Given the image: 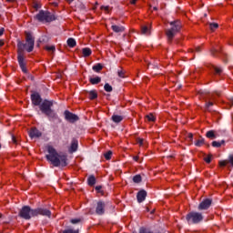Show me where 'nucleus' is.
<instances>
[{"label":"nucleus","mask_w":233,"mask_h":233,"mask_svg":"<svg viewBox=\"0 0 233 233\" xmlns=\"http://www.w3.org/2000/svg\"><path fill=\"white\" fill-rule=\"evenodd\" d=\"M104 89L106 90V92H112V86H110L109 84H106L104 86Z\"/></svg>","instance_id":"nucleus-31"},{"label":"nucleus","mask_w":233,"mask_h":233,"mask_svg":"<svg viewBox=\"0 0 233 233\" xmlns=\"http://www.w3.org/2000/svg\"><path fill=\"white\" fill-rule=\"evenodd\" d=\"M3 45H5V42H3V40H0V46H3Z\"/></svg>","instance_id":"nucleus-50"},{"label":"nucleus","mask_w":233,"mask_h":233,"mask_svg":"<svg viewBox=\"0 0 233 233\" xmlns=\"http://www.w3.org/2000/svg\"><path fill=\"white\" fill-rule=\"evenodd\" d=\"M199 47H196V52H199Z\"/></svg>","instance_id":"nucleus-53"},{"label":"nucleus","mask_w":233,"mask_h":233,"mask_svg":"<svg viewBox=\"0 0 233 233\" xmlns=\"http://www.w3.org/2000/svg\"><path fill=\"white\" fill-rule=\"evenodd\" d=\"M65 117L69 123H76L79 120V117L76 115H74L70 111H65Z\"/></svg>","instance_id":"nucleus-9"},{"label":"nucleus","mask_w":233,"mask_h":233,"mask_svg":"<svg viewBox=\"0 0 233 233\" xmlns=\"http://www.w3.org/2000/svg\"><path fill=\"white\" fill-rule=\"evenodd\" d=\"M46 50H47V52H54L56 50V46H46Z\"/></svg>","instance_id":"nucleus-33"},{"label":"nucleus","mask_w":233,"mask_h":233,"mask_svg":"<svg viewBox=\"0 0 233 233\" xmlns=\"http://www.w3.org/2000/svg\"><path fill=\"white\" fill-rule=\"evenodd\" d=\"M109 8L110 7L108 5H102L101 6V10H105L106 12H108Z\"/></svg>","instance_id":"nucleus-42"},{"label":"nucleus","mask_w":233,"mask_h":233,"mask_svg":"<svg viewBox=\"0 0 233 233\" xmlns=\"http://www.w3.org/2000/svg\"><path fill=\"white\" fill-rule=\"evenodd\" d=\"M187 137H189V139H192V137H194V136L192 135V133H189V134L187 135Z\"/></svg>","instance_id":"nucleus-49"},{"label":"nucleus","mask_w":233,"mask_h":233,"mask_svg":"<svg viewBox=\"0 0 233 233\" xmlns=\"http://www.w3.org/2000/svg\"><path fill=\"white\" fill-rule=\"evenodd\" d=\"M137 143L139 144V147H145L147 145V141L143 138H137Z\"/></svg>","instance_id":"nucleus-26"},{"label":"nucleus","mask_w":233,"mask_h":233,"mask_svg":"<svg viewBox=\"0 0 233 233\" xmlns=\"http://www.w3.org/2000/svg\"><path fill=\"white\" fill-rule=\"evenodd\" d=\"M214 70H215L216 74H221V72H223L221 67H218V66H215Z\"/></svg>","instance_id":"nucleus-38"},{"label":"nucleus","mask_w":233,"mask_h":233,"mask_svg":"<svg viewBox=\"0 0 233 233\" xmlns=\"http://www.w3.org/2000/svg\"><path fill=\"white\" fill-rule=\"evenodd\" d=\"M63 233H79V229H66L63 231Z\"/></svg>","instance_id":"nucleus-34"},{"label":"nucleus","mask_w":233,"mask_h":233,"mask_svg":"<svg viewBox=\"0 0 233 233\" xmlns=\"http://www.w3.org/2000/svg\"><path fill=\"white\" fill-rule=\"evenodd\" d=\"M170 26L171 28L166 32L167 39H173L174 35L179 32L181 29V23L179 21L170 22Z\"/></svg>","instance_id":"nucleus-6"},{"label":"nucleus","mask_w":233,"mask_h":233,"mask_svg":"<svg viewBox=\"0 0 233 233\" xmlns=\"http://www.w3.org/2000/svg\"><path fill=\"white\" fill-rule=\"evenodd\" d=\"M80 221H81V219H79V218L71 219V223H72L73 225H76V224H77V223H80Z\"/></svg>","instance_id":"nucleus-40"},{"label":"nucleus","mask_w":233,"mask_h":233,"mask_svg":"<svg viewBox=\"0 0 233 233\" xmlns=\"http://www.w3.org/2000/svg\"><path fill=\"white\" fill-rule=\"evenodd\" d=\"M154 10H157V7H154Z\"/></svg>","instance_id":"nucleus-56"},{"label":"nucleus","mask_w":233,"mask_h":233,"mask_svg":"<svg viewBox=\"0 0 233 233\" xmlns=\"http://www.w3.org/2000/svg\"><path fill=\"white\" fill-rule=\"evenodd\" d=\"M7 3H15V0H6Z\"/></svg>","instance_id":"nucleus-51"},{"label":"nucleus","mask_w":233,"mask_h":233,"mask_svg":"<svg viewBox=\"0 0 233 233\" xmlns=\"http://www.w3.org/2000/svg\"><path fill=\"white\" fill-rule=\"evenodd\" d=\"M96 190H101V187L97 186V187H96Z\"/></svg>","instance_id":"nucleus-52"},{"label":"nucleus","mask_w":233,"mask_h":233,"mask_svg":"<svg viewBox=\"0 0 233 233\" xmlns=\"http://www.w3.org/2000/svg\"><path fill=\"white\" fill-rule=\"evenodd\" d=\"M41 136H42L41 131H39L35 127L31 128V130L29 131V137H31V139H35L37 137H41Z\"/></svg>","instance_id":"nucleus-12"},{"label":"nucleus","mask_w":233,"mask_h":233,"mask_svg":"<svg viewBox=\"0 0 233 233\" xmlns=\"http://www.w3.org/2000/svg\"><path fill=\"white\" fill-rule=\"evenodd\" d=\"M223 143H225V141H222V142L213 141L212 147L218 148L219 147H221V145H223Z\"/></svg>","instance_id":"nucleus-29"},{"label":"nucleus","mask_w":233,"mask_h":233,"mask_svg":"<svg viewBox=\"0 0 233 233\" xmlns=\"http://www.w3.org/2000/svg\"><path fill=\"white\" fill-rule=\"evenodd\" d=\"M35 216H45L46 218H50L52 216V212L47 208H36L34 211Z\"/></svg>","instance_id":"nucleus-8"},{"label":"nucleus","mask_w":233,"mask_h":233,"mask_svg":"<svg viewBox=\"0 0 233 233\" xmlns=\"http://www.w3.org/2000/svg\"><path fill=\"white\" fill-rule=\"evenodd\" d=\"M82 54L84 57H89V56H92V49L89 47L83 48Z\"/></svg>","instance_id":"nucleus-15"},{"label":"nucleus","mask_w":233,"mask_h":233,"mask_svg":"<svg viewBox=\"0 0 233 233\" xmlns=\"http://www.w3.org/2000/svg\"><path fill=\"white\" fill-rule=\"evenodd\" d=\"M46 150L47 152L46 158L53 167H66V155L65 153L57 152L56 147L50 144L46 146Z\"/></svg>","instance_id":"nucleus-2"},{"label":"nucleus","mask_w":233,"mask_h":233,"mask_svg":"<svg viewBox=\"0 0 233 233\" xmlns=\"http://www.w3.org/2000/svg\"><path fill=\"white\" fill-rule=\"evenodd\" d=\"M111 28H112L113 32H116V33L125 31V27L119 26V25H112Z\"/></svg>","instance_id":"nucleus-20"},{"label":"nucleus","mask_w":233,"mask_h":233,"mask_svg":"<svg viewBox=\"0 0 233 233\" xmlns=\"http://www.w3.org/2000/svg\"><path fill=\"white\" fill-rule=\"evenodd\" d=\"M89 99L94 100L97 97V92L96 90H91L88 92Z\"/></svg>","instance_id":"nucleus-22"},{"label":"nucleus","mask_w":233,"mask_h":233,"mask_svg":"<svg viewBox=\"0 0 233 233\" xmlns=\"http://www.w3.org/2000/svg\"><path fill=\"white\" fill-rule=\"evenodd\" d=\"M34 45H35V40L34 37L32 36V34L26 33L25 36V44H23L22 42H18L17 46H18V63L19 66L24 72V74H26V63L25 62V53L24 50H26V52H32L34 50Z\"/></svg>","instance_id":"nucleus-1"},{"label":"nucleus","mask_w":233,"mask_h":233,"mask_svg":"<svg viewBox=\"0 0 233 233\" xmlns=\"http://www.w3.org/2000/svg\"><path fill=\"white\" fill-rule=\"evenodd\" d=\"M3 34H5V28H0V37H1V35H3Z\"/></svg>","instance_id":"nucleus-46"},{"label":"nucleus","mask_w":233,"mask_h":233,"mask_svg":"<svg viewBox=\"0 0 233 233\" xmlns=\"http://www.w3.org/2000/svg\"><path fill=\"white\" fill-rule=\"evenodd\" d=\"M219 25H218V23H211L209 24V28L212 32H214V30H217V28H218Z\"/></svg>","instance_id":"nucleus-27"},{"label":"nucleus","mask_w":233,"mask_h":233,"mask_svg":"<svg viewBox=\"0 0 233 233\" xmlns=\"http://www.w3.org/2000/svg\"><path fill=\"white\" fill-rule=\"evenodd\" d=\"M13 141H14V143H15V138L13 137Z\"/></svg>","instance_id":"nucleus-55"},{"label":"nucleus","mask_w":233,"mask_h":233,"mask_svg":"<svg viewBox=\"0 0 233 233\" xmlns=\"http://www.w3.org/2000/svg\"><path fill=\"white\" fill-rule=\"evenodd\" d=\"M106 159H111L112 158V151H108L104 155Z\"/></svg>","instance_id":"nucleus-35"},{"label":"nucleus","mask_w":233,"mask_h":233,"mask_svg":"<svg viewBox=\"0 0 233 233\" xmlns=\"http://www.w3.org/2000/svg\"><path fill=\"white\" fill-rule=\"evenodd\" d=\"M204 159H205L206 163H210V161H211L210 157H207Z\"/></svg>","instance_id":"nucleus-45"},{"label":"nucleus","mask_w":233,"mask_h":233,"mask_svg":"<svg viewBox=\"0 0 233 233\" xmlns=\"http://www.w3.org/2000/svg\"><path fill=\"white\" fill-rule=\"evenodd\" d=\"M136 3H137V0H130L131 5H136Z\"/></svg>","instance_id":"nucleus-47"},{"label":"nucleus","mask_w":233,"mask_h":233,"mask_svg":"<svg viewBox=\"0 0 233 233\" xmlns=\"http://www.w3.org/2000/svg\"><path fill=\"white\" fill-rule=\"evenodd\" d=\"M111 119L112 121H114V123H121V121H123V116L118 115H113Z\"/></svg>","instance_id":"nucleus-18"},{"label":"nucleus","mask_w":233,"mask_h":233,"mask_svg":"<svg viewBox=\"0 0 233 233\" xmlns=\"http://www.w3.org/2000/svg\"><path fill=\"white\" fill-rule=\"evenodd\" d=\"M210 205H212V199L207 198L198 205V210H208L210 208Z\"/></svg>","instance_id":"nucleus-10"},{"label":"nucleus","mask_w":233,"mask_h":233,"mask_svg":"<svg viewBox=\"0 0 233 233\" xmlns=\"http://www.w3.org/2000/svg\"><path fill=\"white\" fill-rule=\"evenodd\" d=\"M35 19H37V21H40V23H52V21H56V16L48 11L41 10L35 15Z\"/></svg>","instance_id":"nucleus-3"},{"label":"nucleus","mask_w":233,"mask_h":233,"mask_svg":"<svg viewBox=\"0 0 233 233\" xmlns=\"http://www.w3.org/2000/svg\"><path fill=\"white\" fill-rule=\"evenodd\" d=\"M54 103L52 101L45 100L40 105V110L43 112V114H46V116H48L49 117H56V113L54 110H52Z\"/></svg>","instance_id":"nucleus-5"},{"label":"nucleus","mask_w":233,"mask_h":233,"mask_svg":"<svg viewBox=\"0 0 233 233\" xmlns=\"http://www.w3.org/2000/svg\"><path fill=\"white\" fill-rule=\"evenodd\" d=\"M96 213L98 214V216H103V214H105V203L103 202L97 203Z\"/></svg>","instance_id":"nucleus-13"},{"label":"nucleus","mask_w":233,"mask_h":233,"mask_svg":"<svg viewBox=\"0 0 233 233\" xmlns=\"http://www.w3.org/2000/svg\"><path fill=\"white\" fill-rule=\"evenodd\" d=\"M139 233H152V232H150L148 229L141 228Z\"/></svg>","instance_id":"nucleus-41"},{"label":"nucleus","mask_w":233,"mask_h":233,"mask_svg":"<svg viewBox=\"0 0 233 233\" xmlns=\"http://www.w3.org/2000/svg\"><path fill=\"white\" fill-rule=\"evenodd\" d=\"M147 121H156V116L153 114H149L147 116Z\"/></svg>","instance_id":"nucleus-32"},{"label":"nucleus","mask_w":233,"mask_h":233,"mask_svg":"<svg viewBox=\"0 0 233 233\" xmlns=\"http://www.w3.org/2000/svg\"><path fill=\"white\" fill-rule=\"evenodd\" d=\"M87 183L91 187L96 185V177L94 176L89 177L88 179H87Z\"/></svg>","instance_id":"nucleus-25"},{"label":"nucleus","mask_w":233,"mask_h":233,"mask_svg":"<svg viewBox=\"0 0 233 233\" xmlns=\"http://www.w3.org/2000/svg\"><path fill=\"white\" fill-rule=\"evenodd\" d=\"M117 76L118 77H125V72L123 71V69L117 71Z\"/></svg>","instance_id":"nucleus-37"},{"label":"nucleus","mask_w":233,"mask_h":233,"mask_svg":"<svg viewBox=\"0 0 233 233\" xmlns=\"http://www.w3.org/2000/svg\"><path fill=\"white\" fill-rule=\"evenodd\" d=\"M31 101H32V104L35 105V106H39L42 101L41 96H39V94L37 93L31 95Z\"/></svg>","instance_id":"nucleus-11"},{"label":"nucleus","mask_w":233,"mask_h":233,"mask_svg":"<svg viewBox=\"0 0 233 233\" xmlns=\"http://www.w3.org/2000/svg\"><path fill=\"white\" fill-rule=\"evenodd\" d=\"M89 81L91 85H99V83H101V77L96 76V77L90 78Z\"/></svg>","instance_id":"nucleus-19"},{"label":"nucleus","mask_w":233,"mask_h":233,"mask_svg":"<svg viewBox=\"0 0 233 233\" xmlns=\"http://www.w3.org/2000/svg\"><path fill=\"white\" fill-rule=\"evenodd\" d=\"M137 198L138 203H143V201L147 199V191L140 190L137 195Z\"/></svg>","instance_id":"nucleus-14"},{"label":"nucleus","mask_w":233,"mask_h":233,"mask_svg":"<svg viewBox=\"0 0 233 233\" xmlns=\"http://www.w3.org/2000/svg\"><path fill=\"white\" fill-rule=\"evenodd\" d=\"M67 1V3H72V2H74V0H66Z\"/></svg>","instance_id":"nucleus-54"},{"label":"nucleus","mask_w":233,"mask_h":233,"mask_svg":"<svg viewBox=\"0 0 233 233\" xmlns=\"http://www.w3.org/2000/svg\"><path fill=\"white\" fill-rule=\"evenodd\" d=\"M141 32H142V34H144V35H149V34H150V28H149L148 26H147V25H144V26H142V28H141Z\"/></svg>","instance_id":"nucleus-23"},{"label":"nucleus","mask_w":233,"mask_h":233,"mask_svg":"<svg viewBox=\"0 0 233 233\" xmlns=\"http://www.w3.org/2000/svg\"><path fill=\"white\" fill-rule=\"evenodd\" d=\"M227 165H228V161L227 160L219 161V167H227Z\"/></svg>","instance_id":"nucleus-36"},{"label":"nucleus","mask_w":233,"mask_h":233,"mask_svg":"<svg viewBox=\"0 0 233 233\" xmlns=\"http://www.w3.org/2000/svg\"><path fill=\"white\" fill-rule=\"evenodd\" d=\"M76 45H77V43L76 42V39H74V38H68L67 39V46L70 48H74V46H76Z\"/></svg>","instance_id":"nucleus-21"},{"label":"nucleus","mask_w":233,"mask_h":233,"mask_svg":"<svg viewBox=\"0 0 233 233\" xmlns=\"http://www.w3.org/2000/svg\"><path fill=\"white\" fill-rule=\"evenodd\" d=\"M33 7L35 8V10H39V8H41V4L39 3H35L33 5Z\"/></svg>","instance_id":"nucleus-39"},{"label":"nucleus","mask_w":233,"mask_h":233,"mask_svg":"<svg viewBox=\"0 0 233 233\" xmlns=\"http://www.w3.org/2000/svg\"><path fill=\"white\" fill-rule=\"evenodd\" d=\"M134 183H141V175H137L133 177Z\"/></svg>","instance_id":"nucleus-30"},{"label":"nucleus","mask_w":233,"mask_h":233,"mask_svg":"<svg viewBox=\"0 0 233 233\" xmlns=\"http://www.w3.org/2000/svg\"><path fill=\"white\" fill-rule=\"evenodd\" d=\"M228 163H230V165L233 167V155L229 156Z\"/></svg>","instance_id":"nucleus-44"},{"label":"nucleus","mask_w":233,"mask_h":233,"mask_svg":"<svg viewBox=\"0 0 233 233\" xmlns=\"http://www.w3.org/2000/svg\"><path fill=\"white\" fill-rule=\"evenodd\" d=\"M203 145H205V139H204V138L198 139V140L195 143V146H196V147H203Z\"/></svg>","instance_id":"nucleus-28"},{"label":"nucleus","mask_w":233,"mask_h":233,"mask_svg":"<svg viewBox=\"0 0 233 233\" xmlns=\"http://www.w3.org/2000/svg\"><path fill=\"white\" fill-rule=\"evenodd\" d=\"M214 106V103L208 102L206 104V108H210V106Z\"/></svg>","instance_id":"nucleus-43"},{"label":"nucleus","mask_w":233,"mask_h":233,"mask_svg":"<svg viewBox=\"0 0 233 233\" xmlns=\"http://www.w3.org/2000/svg\"><path fill=\"white\" fill-rule=\"evenodd\" d=\"M34 212H35V209H32L28 206H25L20 210L19 216L20 218H23V219H30L31 218H35Z\"/></svg>","instance_id":"nucleus-7"},{"label":"nucleus","mask_w":233,"mask_h":233,"mask_svg":"<svg viewBox=\"0 0 233 233\" xmlns=\"http://www.w3.org/2000/svg\"><path fill=\"white\" fill-rule=\"evenodd\" d=\"M133 159H134V161H139V157H137V156L134 157Z\"/></svg>","instance_id":"nucleus-48"},{"label":"nucleus","mask_w":233,"mask_h":233,"mask_svg":"<svg viewBox=\"0 0 233 233\" xmlns=\"http://www.w3.org/2000/svg\"><path fill=\"white\" fill-rule=\"evenodd\" d=\"M77 150V140H72L71 146L69 147V152H76Z\"/></svg>","instance_id":"nucleus-16"},{"label":"nucleus","mask_w":233,"mask_h":233,"mask_svg":"<svg viewBox=\"0 0 233 233\" xmlns=\"http://www.w3.org/2000/svg\"><path fill=\"white\" fill-rule=\"evenodd\" d=\"M206 137H208V139H216L217 137L216 132L214 130L208 131L206 134Z\"/></svg>","instance_id":"nucleus-17"},{"label":"nucleus","mask_w":233,"mask_h":233,"mask_svg":"<svg viewBox=\"0 0 233 233\" xmlns=\"http://www.w3.org/2000/svg\"><path fill=\"white\" fill-rule=\"evenodd\" d=\"M186 219L188 225H198V223H201V221H203V214L192 211L186 216Z\"/></svg>","instance_id":"nucleus-4"},{"label":"nucleus","mask_w":233,"mask_h":233,"mask_svg":"<svg viewBox=\"0 0 233 233\" xmlns=\"http://www.w3.org/2000/svg\"><path fill=\"white\" fill-rule=\"evenodd\" d=\"M95 72H101L103 70V66L101 64H96L93 66Z\"/></svg>","instance_id":"nucleus-24"}]
</instances>
